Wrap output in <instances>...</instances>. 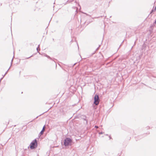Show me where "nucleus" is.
<instances>
[{
  "label": "nucleus",
  "mask_w": 156,
  "mask_h": 156,
  "mask_svg": "<svg viewBox=\"0 0 156 156\" xmlns=\"http://www.w3.org/2000/svg\"><path fill=\"white\" fill-rule=\"evenodd\" d=\"M37 146V141L36 139H35L30 144V146L31 149H33L36 148Z\"/></svg>",
  "instance_id": "f257e3e1"
},
{
  "label": "nucleus",
  "mask_w": 156,
  "mask_h": 156,
  "mask_svg": "<svg viewBox=\"0 0 156 156\" xmlns=\"http://www.w3.org/2000/svg\"><path fill=\"white\" fill-rule=\"evenodd\" d=\"M94 104L96 105H98L100 102V99L99 96L97 94L95 95L94 97Z\"/></svg>",
  "instance_id": "f03ea898"
},
{
  "label": "nucleus",
  "mask_w": 156,
  "mask_h": 156,
  "mask_svg": "<svg viewBox=\"0 0 156 156\" xmlns=\"http://www.w3.org/2000/svg\"><path fill=\"white\" fill-rule=\"evenodd\" d=\"M72 142V140L69 138H66L64 140V145L65 146H68Z\"/></svg>",
  "instance_id": "7ed1b4c3"
},
{
  "label": "nucleus",
  "mask_w": 156,
  "mask_h": 156,
  "mask_svg": "<svg viewBox=\"0 0 156 156\" xmlns=\"http://www.w3.org/2000/svg\"><path fill=\"white\" fill-rule=\"evenodd\" d=\"M45 126L44 125L43 128V129H42L41 131V132H40V135H42L43 134V133H44V128H45Z\"/></svg>",
  "instance_id": "20e7f679"
},
{
  "label": "nucleus",
  "mask_w": 156,
  "mask_h": 156,
  "mask_svg": "<svg viewBox=\"0 0 156 156\" xmlns=\"http://www.w3.org/2000/svg\"><path fill=\"white\" fill-rule=\"evenodd\" d=\"M44 56L47 57L48 58H49L51 60V58L48 55H47V54H44Z\"/></svg>",
  "instance_id": "39448f33"
},
{
  "label": "nucleus",
  "mask_w": 156,
  "mask_h": 156,
  "mask_svg": "<svg viewBox=\"0 0 156 156\" xmlns=\"http://www.w3.org/2000/svg\"><path fill=\"white\" fill-rule=\"evenodd\" d=\"M156 10V9H155V7L154 9H153L151 10V12H150V14H151L153 12L155 11Z\"/></svg>",
  "instance_id": "423d86ee"
},
{
  "label": "nucleus",
  "mask_w": 156,
  "mask_h": 156,
  "mask_svg": "<svg viewBox=\"0 0 156 156\" xmlns=\"http://www.w3.org/2000/svg\"><path fill=\"white\" fill-rule=\"evenodd\" d=\"M37 52H39V54H40V53L39 52V51L40 50V48H37Z\"/></svg>",
  "instance_id": "0eeeda50"
},
{
  "label": "nucleus",
  "mask_w": 156,
  "mask_h": 156,
  "mask_svg": "<svg viewBox=\"0 0 156 156\" xmlns=\"http://www.w3.org/2000/svg\"><path fill=\"white\" fill-rule=\"evenodd\" d=\"M10 66L9 67V69H8V70H7V71L5 73L4 75V76H5L8 73V70H9V69L10 68Z\"/></svg>",
  "instance_id": "6e6552de"
},
{
  "label": "nucleus",
  "mask_w": 156,
  "mask_h": 156,
  "mask_svg": "<svg viewBox=\"0 0 156 156\" xmlns=\"http://www.w3.org/2000/svg\"><path fill=\"white\" fill-rule=\"evenodd\" d=\"M103 132H99V134H103Z\"/></svg>",
  "instance_id": "1a4fd4ad"
},
{
  "label": "nucleus",
  "mask_w": 156,
  "mask_h": 156,
  "mask_svg": "<svg viewBox=\"0 0 156 156\" xmlns=\"http://www.w3.org/2000/svg\"><path fill=\"white\" fill-rule=\"evenodd\" d=\"M13 60V58H12V60L11 62V66H10V67H11V65H12V62Z\"/></svg>",
  "instance_id": "9d476101"
},
{
  "label": "nucleus",
  "mask_w": 156,
  "mask_h": 156,
  "mask_svg": "<svg viewBox=\"0 0 156 156\" xmlns=\"http://www.w3.org/2000/svg\"><path fill=\"white\" fill-rule=\"evenodd\" d=\"M94 127L96 128H98V126H94Z\"/></svg>",
  "instance_id": "9b49d317"
},
{
  "label": "nucleus",
  "mask_w": 156,
  "mask_h": 156,
  "mask_svg": "<svg viewBox=\"0 0 156 156\" xmlns=\"http://www.w3.org/2000/svg\"><path fill=\"white\" fill-rule=\"evenodd\" d=\"M32 56V55H31V56H30V57H29L26 58V59H28V58H30V57H31Z\"/></svg>",
  "instance_id": "f8f14e48"
},
{
  "label": "nucleus",
  "mask_w": 156,
  "mask_h": 156,
  "mask_svg": "<svg viewBox=\"0 0 156 156\" xmlns=\"http://www.w3.org/2000/svg\"><path fill=\"white\" fill-rule=\"evenodd\" d=\"M39 47H40V45L39 44V45H38V47H37V48H39Z\"/></svg>",
  "instance_id": "ddd939ff"
},
{
  "label": "nucleus",
  "mask_w": 156,
  "mask_h": 156,
  "mask_svg": "<svg viewBox=\"0 0 156 156\" xmlns=\"http://www.w3.org/2000/svg\"><path fill=\"white\" fill-rule=\"evenodd\" d=\"M98 48H97L96 49V50H98Z\"/></svg>",
  "instance_id": "4468645a"
},
{
  "label": "nucleus",
  "mask_w": 156,
  "mask_h": 156,
  "mask_svg": "<svg viewBox=\"0 0 156 156\" xmlns=\"http://www.w3.org/2000/svg\"><path fill=\"white\" fill-rule=\"evenodd\" d=\"M109 137L110 139H111V137L110 136H109Z\"/></svg>",
  "instance_id": "2eb2a0df"
},
{
  "label": "nucleus",
  "mask_w": 156,
  "mask_h": 156,
  "mask_svg": "<svg viewBox=\"0 0 156 156\" xmlns=\"http://www.w3.org/2000/svg\"><path fill=\"white\" fill-rule=\"evenodd\" d=\"M4 76L1 79V80H2V79L3 78V77H4Z\"/></svg>",
  "instance_id": "dca6fc26"
},
{
  "label": "nucleus",
  "mask_w": 156,
  "mask_h": 156,
  "mask_svg": "<svg viewBox=\"0 0 156 156\" xmlns=\"http://www.w3.org/2000/svg\"><path fill=\"white\" fill-rule=\"evenodd\" d=\"M149 127H147V129H149Z\"/></svg>",
  "instance_id": "f3484780"
},
{
  "label": "nucleus",
  "mask_w": 156,
  "mask_h": 156,
  "mask_svg": "<svg viewBox=\"0 0 156 156\" xmlns=\"http://www.w3.org/2000/svg\"><path fill=\"white\" fill-rule=\"evenodd\" d=\"M106 136H108V134H106Z\"/></svg>",
  "instance_id": "a211bd4d"
},
{
  "label": "nucleus",
  "mask_w": 156,
  "mask_h": 156,
  "mask_svg": "<svg viewBox=\"0 0 156 156\" xmlns=\"http://www.w3.org/2000/svg\"><path fill=\"white\" fill-rule=\"evenodd\" d=\"M84 120H86V119H84Z\"/></svg>",
  "instance_id": "6ab92c4d"
},
{
  "label": "nucleus",
  "mask_w": 156,
  "mask_h": 156,
  "mask_svg": "<svg viewBox=\"0 0 156 156\" xmlns=\"http://www.w3.org/2000/svg\"><path fill=\"white\" fill-rule=\"evenodd\" d=\"M37 156H39V155H37Z\"/></svg>",
  "instance_id": "aec40b11"
},
{
  "label": "nucleus",
  "mask_w": 156,
  "mask_h": 156,
  "mask_svg": "<svg viewBox=\"0 0 156 156\" xmlns=\"http://www.w3.org/2000/svg\"><path fill=\"white\" fill-rule=\"evenodd\" d=\"M155 9H156V6L155 7Z\"/></svg>",
  "instance_id": "412c9836"
}]
</instances>
